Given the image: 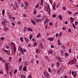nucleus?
<instances>
[{"label":"nucleus","mask_w":78,"mask_h":78,"mask_svg":"<svg viewBox=\"0 0 78 78\" xmlns=\"http://www.w3.org/2000/svg\"><path fill=\"white\" fill-rule=\"evenodd\" d=\"M2 14L3 15L5 14V9H3L2 11Z\"/></svg>","instance_id":"c85d7f7f"},{"label":"nucleus","mask_w":78,"mask_h":78,"mask_svg":"<svg viewBox=\"0 0 78 78\" xmlns=\"http://www.w3.org/2000/svg\"><path fill=\"white\" fill-rule=\"evenodd\" d=\"M40 47L41 48H44V46H43V44H42V43L41 42L40 43Z\"/></svg>","instance_id":"1a4fd4ad"},{"label":"nucleus","mask_w":78,"mask_h":78,"mask_svg":"<svg viewBox=\"0 0 78 78\" xmlns=\"http://www.w3.org/2000/svg\"><path fill=\"white\" fill-rule=\"evenodd\" d=\"M52 24H53V23L52 22L50 23H49V25H50V26H51V25H52Z\"/></svg>","instance_id":"c03bdc74"},{"label":"nucleus","mask_w":78,"mask_h":78,"mask_svg":"<svg viewBox=\"0 0 78 78\" xmlns=\"http://www.w3.org/2000/svg\"><path fill=\"white\" fill-rule=\"evenodd\" d=\"M31 62H32V63H33V62H34V61H33V59H32L31 60Z\"/></svg>","instance_id":"69168bd1"},{"label":"nucleus","mask_w":78,"mask_h":78,"mask_svg":"<svg viewBox=\"0 0 78 78\" xmlns=\"http://www.w3.org/2000/svg\"><path fill=\"white\" fill-rule=\"evenodd\" d=\"M28 62H26L25 63V64L26 65V66H27V65H28Z\"/></svg>","instance_id":"a18cd8bd"},{"label":"nucleus","mask_w":78,"mask_h":78,"mask_svg":"<svg viewBox=\"0 0 78 78\" xmlns=\"http://www.w3.org/2000/svg\"><path fill=\"white\" fill-rule=\"evenodd\" d=\"M46 76L47 78H49V77L50 76V75H49V74H48V73L47 74V75Z\"/></svg>","instance_id":"5701e85b"},{"label":"nucleus","mask_w":78,"mask_h":78,"mask_svg":"<svg viewBox=\"0 0 78 78\" xmlns=\"http://www.w3.org/2000/svg\"><path fill=\"white\" fill-rule=\"evenodd\" d=\"M69 53H71V49H69Z\"/></svg>","instance_id":"774afa93"},{"label":"nucleus","mask_w":78,"mask_h":78,"mask_svg":"<svg viewBox=\"0 0 78 78\" xmlns=\"http://www.w3.org/2000/svg\"><path fill=\"white\" fill-rule=\"evenodd\" d=\"M28 78H31V75H29L28 76Z\"/></svg>","instance_id":"bf43d9fd"},{"label":"nucleus","mask_w":78,"mask_h":78,"mask_svg":"<svg viewBox=\"0 0 78 78\" xmlns=\"http://www.w3.org/2000/svg\"><path fill=\"white\" fill-rule=\"evenodd\" d=\"M24 39L26 42V43H27V42H29V39H28L27 38H24Z\"/></svg>","instance_id":"6e6552de"},{"label":"nucleus","mask_w":78,"mask_h":78,"mask_svg":"<svg viewBox=\"0 0 78 78\" xmlns=\"http://www.w3.org/2000/svg\"><path fill=\"white\" fill-rule=\"evenodd\" d=\"M20 50L21 52H22V54H24V53L23 52H26V49H24L23 50V49L22 48H20Z\"/></svg>","instance_id":"f257e3e1"},{"label":"nucleus","mask_w":78,"mask_h":78,"mask_svg":"<svg viewBox=\"0 0 78 78\" xmlns=\"http://www.w3.org/2000/svg\"><path fill=\"white\" fill-rule=\"evenodd\" d=\"M53 53V51L50 50H49L48 51V54H51Z\"/></svg>","instance_id":"0eeeda50"},{"label":"nucleus","mask_w":78,"mask_h":78,"mask_svg":"<svg viewBox=\"0 0 78 78\" xmlns=\"http://www.w3.org/2000/svg\"><path fill=\"white\" fill-rule=\"evenodd\" d=\"M59 18L61 20H62V16H61L60 15L59 16Z\"/></svg>","instance_id":"bb28decb"},{"label":"nucleus","mask_w":78,"mask_h":78,"mask_svg":"<svg viewBox=\"0 0 78 78\" xmlns=\"http://www.w3.org/2000/svg\"><path fill=\"white\" fill-rule=\"evenodd\" d=\"M27 30L28 31H33V30H32V29L31 28H27Z\"/></svg>","instance_id":"f8f14e48"},{"label":"nucleus","mask_w":78,"mask_h":78,"mask_svg":"<svg viewBox=\"0 0 78 78\" xmlns=\"http://www.w3.org/2000/svg\"><path fill=\"white\" fill-rule=\"evenodd\" d=\"M16 7L18 9V8H19V7H18V5L17 4V3H16Z\"/></svg>","instance_id":"8fccbe9b"},{"label":"nucleus","mask_w":78,"mask_h":78,"mask_svg":"<svg viewBox=\"0 0 78 78\" xmlns=\"http://www.w3.org/2000/svg\"><path fill=\"white\" fill-rule=\"evenodd\" d=\"M5 67L7 71H6L7 72V73L8 74V70L9 68H8V64H7L5 65Z\"/></svg>","instance_id":"423d86ee"},{"label":"nucleus","mask_w":78,"mask_h":78,"mask_svg":"<svg viewBox=\"0 0 78 78\" xmlns=\"http://www.w3.org/2000/svg\"><path fill=\"white\" fill-rule=\"evenodd\" d=\"M21 78H26V76H23V75H21Z\"/></svg>","instance_id":"a211bd4d"},{"label":"nucleus","mask_w":78,"mask_h":78,"mask_svg":"<svg viewBox=\"0 0 78 78\" xmlns=\"http://www.w3.org/2000/svg\"><path fill=\"white\" fill-rule=\"evenodd\" d=\"M30 40H31V39H32V35H30Z\"/></svg>","instance_id":"58836bf2"},{"label":"nucleus","mask_w":78,"mask_h":78,"mask_svg":"<svg viewBox=\"0 0 78 78\" xmlns=\"http://www.w3.org/2000/svg\"><path fill=\"white\" fill-rule=\"evenodd\" d=\"M2 23L4 27H6V24L5 22L4 21H3L2 22Z\"/></svg>","instance_id":"39448f33"},{"label":"nucleus","mask_w":78,"mask_h":78,"mask_svg":"<svg viewBox=\"0 0 78 78\" xmlns=\"http://www.w3.org/2000/svg\"><path fill=\"white\" fill-rule=\"evenodd\" d=\"M77 14H78V12H76V13H74V16H76V15H77Z\"/></svg>","instance_id":"6e6d98bb"},{"label":"nucleus","mask_w":78,"mask_h":78,"mask_svg":"<svg viewBox=\"0 0 78 78\" xmlns=\"http://www.w3.org/2000/svg\"><path fill=\"white\" fill-rule=\"evenodd\" d=\"M34 20H35L36 21H37V23H39V20H38V19H34Z\"/></svg>","instance_id":"cd10ccee"},{"label":"nucleus","mask_w":78,"mask_h":78,"mask_svg":"<svg viewBox=\"0 0 78 78\" xmlns=\"http://www.w3.org/2000/svg\"><path fill=\"white\" fill-rule=\"evenodd\" d=\"M41 5H43V0H41Z\"/></svg>","instance_id":"e2e57ef3"},{"label":"nucleus","mask_w":78,"mask_h":78,"mask_svg":"<svg viewBox=\"0 0 78 78\" xmlns=\"http://www.w3.org/2000/svg\"><path fill=\"white\" fill-rule=\"evenodd\" d=\"M41 36V34L39 33L38 35H37V38L39 37V36Z\"/></svg>","instance_id":"e433bc0d"},{"label":"nucleus","mask_w":78,"mask_h":78,"mask_svg":"<svg viewBox=\"0 0 78 78\" xmlns=\"http://www.w3.org/2000/svg\"><path fill=\"white\" fill-rule=\"evenodd\" d=\"M6 48H7V49H9V46H7L6 47Z\"/></svg>","instance_id":"09e8293b"},{"label":"nucleus","mask_w":78,"mask_h":78,"mask_svg":"<svg viewBox=\"0 0 78 78\" xmlns=\"http://www.w3.org/2000/svg\"><path fill=\"white\" fill-rule=\"evenodd\" d=\"M45 9L46 11H48V7L46 6L45 7Z\"/></svg>","instance_id":"6ab92c4d"},{"label":"nucleus","mask_w":78,"mask_h":78,"mask_svg":"<svg viewBox=\"0 0 78 78\" xmlns=\"http://www.w3.org/2000/svg\"><path fill=\"white\" fill-rule=\"evenodd\" d=\"M31 22L32 23H33V24L34 25H36V23L35 22H34V21L33 20H31Z\"/></svg>","instance_id":"9d476101"},{"label":"nucleus","mask_w":78,"mask_h":78,"mask_svg":"<svg viewBox=\"0 0 78 78\" xmlns=\"http://www.w3.org/2000/svg\"><path fill=\"white\" fill-rule=\"evenodd\" d=\"M62 59H61V58L60 57H58V62H62Z\"/></svg>","instance_id":"f03ea898"},{"label":"nucleus","mask_w":78,"mask_h":78,"mask_svg":"<svg viewBox=\"0 0 78 78\" xmlns=\"http://www.w3.org/2000/svg\"><path fill=\"white\" fill-rule=\"evenodd\" d=\"M17 72V69H15L14 71V74H16Z\"/></svg>","instance_id":"412c9836"},{"label":"nucleus","mask_w":78,"mask_h":78,"mask_svg":"<svg viewBox=\"0 0 78 78\" xmlns=\"http://www.w3.org/2000/svg\"><path fill=\"white\" fill-rule=\"evenodd\" d=\"M62 30H66V27H63L62 28Z\"/></svg>","instance_id":"5fc2aeb1"},{"label":"nucleus","mask_w":78,"mask_h":78,"mask_svg":"<svg viewBox=\"0 0 78 78\" xmlns=\"http://www.w3.org/2000/svg\"><path fill=\"white\" fill-rule=\"evenodd\" d=\"M45 58H46V59H48V56H45Z\"/></svg>","instance_id":"3c124183"},{"label":"nucleus","mask_w":78,"mask_h":78,"mask_svg":"<svg viewBox=\"0 0 78 78\" xmlns=\"http://www.w3.org/2000/svg\"><path fill=\"white\" fill-rule=\"evenodd\" d=\"M8 15L10 19H12V17H11V14L10 13H8Z\"/></svg>","instance_id":"dca6fc26"},{"label":"nucleus","mask_w":78,"mask_h":78,"mask_svg":"<svg viewBox=\"0 0 78 78\" xmlns=\"http://www.w3.org/2000/svg\"><path fill=\"white\" fill-rule=\"evenodd\" d=\"M22 69H23V68L22 67V66L21 65L20 67L19 70L20 71H21V70H22Z\"/></svg>","instance_id":"ddd939ff"},{"label":"nucleus","mask_w":78,"mask_h":78,"mask_svg":"<svg viewBox=\"0 0 78 78\" xmlns=\"http://www.w3.org/2000/svg\"><path fill=\"white\" fill-rule=\"evenodd\" d=\"M70 20H73V18H72V17H70Z\"/></svg>","instance_id":"4d7b16f0"},{"label":"nucleus","mask_w":78,"mask_h":78,"mask_svg":"<svg viewBox=\"0 0 78 78\" xmlns=\"http://www.w3.org/2000/svg\"><path fill=\"white\" fill-rule=\"evenodd\" d=\"M52 16L53 17L55 18V17H56V15H55V14H54Z\"/></svg>","instance_id":"473e14b6"},{"label":"nucleus","mask_w":78,"mask_h":78,"mask_svg":"<svg viewBox=\"0 0 78 78\" xmlns=\"http://www.w3.org/2000/svg\"><path fill=\"white\" fill-rule=\"evenodd\" d=\"M61 53H62V54H63V53H64V51H63L61 50Z\"/></svg>","instance_id":"680f3d73"},{"label":"nucleus","mask_w":78,"mask_h":78,"mask_svg":"<svg viewBox=\"0 0 78 78\" xmlns=\"http://www.w3.org/2000/svg\"><path fill=\"white\" fill-rule=\"evenodd\" d=\"M73 27H74V28H76V27H75V24L74 23H73Z\"/></svg>","instance_id":"4c0bfd02"},{"label":"nucleus","mask_w":78,"mask_h":78,"mask_svg":"<svg viewBox=\"0 0 78 78\" xmlns=\"http://www.w3.org/2000/svg\"><path fill=\"white\" fill-rule=\"evenodd\" d=\"M13 51L14 53H15L16 51V46H15V45H13Z\"/></svg>","instance_id":"9b49d317"},{"label":"nucleus","mask_w":78,"mask_h":78,"mask_svg":"<svg viewBox=\"0 0 78 78\" xmlns=\"http://www.w3.org/2000/svg\"><path fill=\"white\" fill-rule=\"evenodd\" d=\"M36 53H38V49L36 50Z\"/></svg>","instance_id":"0e129e2a"},{"label":"nucleus","mask_w":78,"mask_h":78,"mask_svg":"<svg viewBox=\"0 0 78 78\" xmlns=\"http://www.w3.org/2000/svg\"><path fill=\"white\" fill-rule=\"evenodd\" d=\"M63 9H66V7L65 6H64L63 7Z\"/></svg>","instance_id":"052dcab7"},{"label":"nucleus","mask_w":78,"mask_h":78,"mask_svg":"<svg viewBox=\"0 0 78 78\" xmlns=\"http://www.w3.org/2000/svg\"><path fill=\"white\" fill-rule=\"evenodd\" d=\"M58 42V45H61V43H60V41L59 40H58L57 41Z\"/></svg>","instance_id":"f3484780"},{"label":"nucleus","mask_w":78,"mask_h":78,"mask_svg":"<svg viewBox=\"0 0 78 78\" xmlns=\"http://www.w3.org/2000/svg\"><path fill=\"white\" fill-rule=\"evenodd\" d=\"M48 72H51V69H48Z\"/></svg>","instance_id":"338daca9"},{"label":"nucleus","mask_w":78,"mask_h":78,"mask_svg":"<svg viewBox=\"0 0 78 78\" xmlns=\"http://www.w3.org/2000/svg\"><path fill=\"white\" fill-rule=\"evenodd\" d=\"M75 25H78V22L77 21H76L75 22Z\"/></svg>","instance_id":"37998d69"},{"label":"nucleus","mask_w":78,"mask_h":78,"mask_svg":"<svg viewBox=\"0 0 78 78\" xmlns=\"http://www.w3.org/2000/svg\"><path fill=\"white\" fill-rule=\"evenodd\" d=\"M8 28H7V27H5L4 28V31H8Z\"/></svg>","instance_id":"aec40b11"},{"label":"nucleus","mask_w":78,"mask_h":78,"mask_svg":"<svg viewBox=\"0 0 78 78\" xmlns=\"http://www.w3.org/2000/svg\"><path fill=\"white\" fill-rule=\"evenodd\" d=\"M70 63L71 65H72L74 64V61L72 60L69 62L68 64Z\"/></svg>","instance_id":"7ed1b4c3"},{"label":"nucleus","mask_w":78,"mask_h":78,"mask_svg":"<svg viewBox=\"0 0 78 78\" xmlns=\"http://www.w3.org/2000/svg\"><path fill=\"white\" fill-rule=\"evenodd\" d=\"M59 36V34H56L55 35L56 37H58Z\"/></svg>","instance_id":"603ef678"},{"label":"nucleus","mask_w":78,"mask_h":78,"mask_svg":"<svg viewBox=\"0 0 78 78\" xmlns=\"http://www.w3.org/2000/svg\"><path fill=\"white\" fill-rule=\"evenodd\" d=\"M36 10L35 9H34V15H36Z\"/></svg>","instance_id":"4be33fe9"},{"label":"nucleus","mask_w":78,"mask_h":78,"mask_svg":"<svg viewBox=\"0 0 78 78\" xmlns=\"http://www.w3.org/2000/svg\"><path fill=\"white\" fill-rule=\"evenodd\" d=\"M21 5L22 7H24V4H23V3H22L21 4Z\"/></svg>","instance_id":"a19ab883"},{"label":"nucleus","mask_w":78,"mask_h":78,"mask_svg":"<svg viewBox=\"0 0 78 78\" xmlns=\"http://www.w3.org/2000/svg\"><path fill=\"white\" fill-rule=\"evenodd\" d=\"M37 44V43H34V46H36V45Z\"/></svg>","instance_id":"c9c22d12"},{"label":"nucleus","mask_w":78,"mask_h":78,"mask_svg":"<svg viewBox=\"0 0 78 78\" xmlns=\"http://www.w3.org/2000/svg\"><path fill=\"white\" fill-rule=\"evenodd\" d=\"M68 32L69 33H71V29H70V28H69L68 29Z\"/></svg>","instance_id":"c756f323"},{"label":"nucleus","mask_w":78,"mask_h":78,"mask_svg":"<svg viewBox=\"0 0 78 78\" xmlns=\"http://www.w3.org/2000/svg\"><path fill=\"white\" fill-rule=\"evenodd\" d=\"M65 55L66 56H69V54L68 53H65Z\"/></svg>","instance_id":"2f4dec72"},{"label":"nucleus","mask_w":78,"mask_h":78,"mask_svg":"<svg viewBox=\"0 0 78 78\" xmlns=\"http://www.w3.org/2000/svg\"><path fill=\"white\" fill-rule=\"evenodd\" d=\"M46 22L47 23H48V21H49V19L47 18H46Z\"/></svg>","instance_id":"b1692460"},{"label":"nucleus","mask_w":78,"mask_h":78,"mask_svg":"<svg viewBox=\"0 0 78 78\" xmlns=\"http://www.w3.org/2000/svg\"><path fill=\"white\" fill-rule=\"evenodd\" d=\"M20 40L21 42H23V39L22 38V37H20Z\"/></svg>","instance_id":"7c9ffc66"},{"label":"nucleus","mask_w":78,"mask_h":78,"mask_svg":"<svg viewBox=\"0 0 78 78\" xmlns=\"http://www.w3.org/2000/svg\"><path fill=\"white\" fill-rule=\"evenodd\" d=\"M12 25H13V26H15V24L13 22L12 23Z\"/></svg>","instance_id":"864d4df0"},{"label":"nucleus","mask_w":78,"mask_h":78,"mask_svg":"<svg viewBox=\"0 0 78 78\" xmlns=\"http://www.w3.org/2000/svg\"><path fill=\"white\" fill-rule=\"evenodd\" d=\"M48 40H49V41H53V38H49L48 39Z\"/></svg>","instance_id":"2eb2a0df"},{"label":"nucleus","mask_w":78,"mask_h":78,"mask_svg":"<svg viewBox=\"0 0 78 78\" xmlns=\"http://www.w3.org/2000/svg\"><path fill=\"white\" fill-rule=\"evenodd\" d=\"M4 21L5 22V23H8V20H5Z\"/></svg>","instance_id":"ea45409f"},{"label":"nucleus","mask_w":78,"mask_h":78,"mask_svg":"<svg viewBox=\"0 0 78 78\" xmlns=\"http://www.w3.org/2000/svg\"><path fill=\"white\" fill-rule=\"evenodd\" d=\"M24 4L25 5H28V3H27V2H24Z\"/></svg>","instance_id":"de8ad7c7"},{"label":"nucleus","mask_w":78,"mask_h":78,"mask_svg":"<svg viewBox=\"0 0 78 78\" xmlns=\"http://www.w3.org/2000/svg\"><path fill=\"white\" fill-rule=\"evenodd\" d=\"M13 8L14 9V10H16V7L15 6V5H13Z\"/></svg>","instance_id":"f704fd0d"},{"label":"nucleus","mask_w":78,"mask_h":78,"mask_svg":"<svg viewBox=\"0 0 78 78\" xmlns=\"http://www.w3.org/2000/svg\"><path fill=\"white\" fill-rule=\"evenodd\" d=\"M44 75L45 76H46L47 75V73H46V72H44Z\"/></svg>","instance_id":"49530a36"},{"label":"nucleus","mask_w":78,"mask_h":78,"mask_svg":"<svg viewBox=\"0 0 78 78\" xmlns=\"http://www.w3.org/2000/svg\"><path fill=\"white\" fill-rule=\"evenodd\" d=\"M19 61H20V62H21V61H22V58H19Z\"/></svg>","instance_id":"13d9d810"},{"label":"nucleus","mask_w":78,"mask_h":78,"mask_svg":"<svg viewBox=\"0 0 78 78\" xmlns=\"http://www.w3.org/2000/svg\"><path fill=\"white\" fill-rule=\"evenodd\" d=\"M12 59V57H9V62H11V61Z\"/></svg>","instance_id":"393cba45"},{"label":"nucleus","mask_w":78,"mask_h":78,"mask_svg":"<svg viewBox=\"0 0 78 78\" xmlns=\"http://www.w3.org/2000/svg\"><path fill=\"white\" fill-rule=\"evenodd\" d=\"M39 4H38L36 6H35V8H37L39 7Z\"/></svg>","instance_id":"a878e982"},{"label":"nucleus","mask_w":78,"mask_h":78,"mask_svg":"<svg viewBox=\"0 0 78 78\" xmlns=\"http://www.w3.org/2000/svg\"><path fill=\"white\" fill-rule=\"evenodd\" d=\"M23 71H24L25 72L26 70H27V66L23 67Z\"/></svg>","instance_id":"4468645a"},{"label":"nucleus","mask_w":78,"mask_h":78,"mask_svg":"<svg viewBox=\"0 0 78 78\" xmlns=\"http://www.w3.org/2000/svg\"><path fill=\"white\" fill-rule=\"evenodd\" d=\"M3 51L4 53H8V51L6 50L4 48L3 49Z\"/></svg>","instance_id":"20e7f679"},{"label":"nucleus","mask_w":78,"mask_h":78,"mask_svg":"<svg viewBox=\"0 0 78 78\" xmlns=\"http://www.w3.org/2000/svg\"><path fill=\"white\" fill-rule=\"evenodd\" d=\"M56 65L57 67H58V66H59V63L58 62H57Z\"/></svg>","instance_id":"72a5a7b5"},{"label":"nucleus","mask_w":78,"mask_h":78,"mask_svg":"<svg viewBox=\"0 0 78 78\" xmlns=\"http://www.w3.org/2000/svg\"><path fill=\"white\" fill-rule=\"evenodd\" d=\"M60 72H61V70H60L58 71L57 72V73L58 74H59V73H60Z\"/></svg>","instance_id":"79ce46f5"}]
</instances>
